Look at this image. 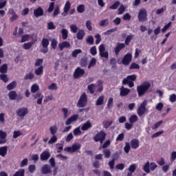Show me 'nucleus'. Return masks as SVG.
<instances>
[{"instance_id": "obj_1", "label": "nucleus", "mask_w": 176, "mask_h": 176, "mask_svg": "<svg viewBox=\"0 0 176 176\" xmlns=\"http://www.w3.org/2000/svg\"><path fill=\"white\" fill-rule=\"evenodd\" d=\"M149 87H151V83L148 82H144L142 83L140 85L137 87V91L139 97H141V96H144L145 93L149 90Z\"/></svg>"}, {"instance_id": "obj_2", "label": "nucleus", "mask_w": 176, "mask_h": 176, "mask_svg": "<svg viewBox=\"0 0 176 176\" xmlns=\"http://www.w3.org/2000/svg\"><path fill=\"white\" fill-rule=\"evenodd\" d=\"M135 80H137L135 74L129 75L122 80V85H129V87H134V82Z\"/></svg>"}, {"instance_id": "obj_3", "label": "nucleus", "mask_w": 176, "mask_h": 176, "mask_svg": "<svg viewBox=\"0 0 176 176\" xmlns=\"http://www.w3.org/2000/svg\"><path fill=\"white\" fill-rule=\"evenodd\" d=\"M105 137H107V133L104 131H100L94 137V141L95 142H100V144H102L105 141Z\"/></svg>"}, {"instance_id": "obj_4", "label": "nucleus", "mask_w": 176, "mask_h": 176, "mask_svg": "<svg viewBox=\"0 0 176 176\" xmlns=\"http://www.w3.org/2000/svg\"><path fill=\"white\" fill-rule=\"evenodd\" d=\"M87 104V96L86 94H83L78 100L76 107L78 108H84Z\"/></svg>"}, {"instance_id": "obj_5", "label": "nucleus", "mask_w": 176, "mask_h": 176, "mask_svg": "<svg viewBox=\"0 0 176 176\" xmlns=\"http://www.w3.org/2000/svg\"><path fill=\"white\" fill-rule=\"evenodd\" d=\"M148 102L146 100H144L143 102L140 105L137 110V113L139 116H142L146 112V105Z\"/></svg>"}, {"instance_id": "obj_6", "label": "nucleus", "mask_w": 176, "mask_h": 176, "mask_svg": "<svg viewBox=\"0 0 176 176\" xmlns=\"http://www.w3.org/2000/svg\"><path fill=\"white\" fill-rule=\"evenodd\" d=\"M148 14L146 13V10L141 9L138 13V20L141 23L142 21H148Z\"/></svg>"}, {"instance_id": "obj_7", "label": "nucleus", "mask_w": 176, "mask_h": 176, "mask_svg": "<svg viewBox=\"0 0 176 176\" xmlns=\"http://www.w3.org/2000/svg\"><path fill=\"white\" fill-rule=\"evenodd\" d=\"M28 113V108L27 107H21L19 108L16 111V114L17 116H19V118H24L26 115Z\"/></svg>"}, {"instance_id": "obj_8", "label": "nucleus", "mask_w": 176, "mask_h": 176, "mask_svg": "<svg viewBox=\"0 0 176 176\" xmlns=\"http://www.w3.org/2000/svg\"><path fill=\"white\" fill-rule=\"evenodd\" d=\"M85 69H82L80 67H77L73 74V76L75 79H79V78H82V76L85 75Z\"/></svg>"}, {"instance_id": "obj_9", "label": "nucleus", "mask_w": 176, "mask_h": 176, "mask_svg": "<svg viewBox=\"0 0 176 176\" xmlns=\"http://www.w3.org/2000/svg\"><path fill=\"white\" fill-rule=\"evenodd\" d=\"M99 53L101 57L104 58H108L109 54L108 52L105 51V45L104 44H101L99 46Z\"/></svg>"}, {"instance_id": "obj_10", "label": "nucleus", "mask_w": 176, "mask_h": 176, "mask_svg": "<svg viewBox=\"0 0 176 176\" xmlns=\"http://www.w3.org/2000/svg\"><path fill=\"white\" fill-rule=\"evenodd\" d=\"M78 119H79V115L74 114L65 121V124L66 126H69L73 122H76Z\"/></svg>"}, {"instance_id": "obj_11", "label": "nucleus", "mask_w": 176, "mask_h": 176, "mask_svg": "<svg viewBox=\"0 0 176 176\" xmlns=\"http://www.w3.org/2000/svg\"><path fill=\"white\" fill-rule=\"evenodd\" d=\"M132 60V56L131 54H126L124 56V58L122 60V63L124 65H129L130 63H131Z\"/></svg>"}, {"instance_id": "obj_12", "label": "nucleus", "mask_w": 176, "mask_h": 176, "mask_svg": "<svg viewBox=\"0 0 176 176\" xmlns=\"http://www.w3.org/2000/svg\"><path fill=\"white\" fill-rule=\"evenodd\" d=\"M124 47H126V45H124V43H118L116 44V46L114 48V52L116 53V56H119V52L122 49H124Z\"/></svg>"}, {"instance_id": "obj_13", "label": "nucleus", "mask_w": 176, "mask_h": 176, "mask_svg": "<svg viewBox=\"0 0 176 176\" xmlns=\"http://www.w3.org/2000/svg\"><path fill=\"white\" fill-rule=\"evenodd\" d=\"M8 14H11V17L10 18V21H14L19 19V15L16 14V12H14V10L13 8H10L8 10Z\"/></svg>"}, {"instance_id": "obj_14", "label": "nucleus", "mask_w": 176, "mask_h": 176, "mask_svg": "<svg viewBox=\"0 0 176 176\" xmlns=\"http://www.w3.org/2000/svg\"><path fill=\"white\" fill-rule=\"evenodd\" d=\"M59 50L63 52L64 49H68V47H71V43L68 41H63L58 44Z\"/></svg>"}, {"instance_id": "obj_15", "label": "nucleus", "mask_w": 176, "mask_h": 176, "mask_svg": "<svg viewBox=\"0 0 176 176\" xmlns=\"http://www.w3.org/2000/svg\"><path fill=\"white\" fill-rule=\"evenodd\" d=\"M130 89L128 88H124V86L121 87L120 89V96L121 97H126V96H129L130 94Z\"/></svg>"}, {"instance_id": "obj_16", "label": "nucleus", "mask_w": 176, "mask_h": 176, "mask_svg": "<svg viewBox=\"0 0 176 176\" xmlns=\"http://www.w3.org/2000/svg\"><path fill=\"white\" fill-rule=\"evenodd\" d=\"M50 173H52V169L50 168V165L44 164L41 168V173L50 174Z\"/></svg>"}, {"instance_id": "obj_17", "label": "nucleus", "mask_w": 176, "mask_h": 176, "mask_svg": "<svg viewBox=\"0 0 176 176\" xmlns=\"http://www.w3.org/2000/svg\"><path fill=\"white\" fill-rule=\"evenodd\" d=\"M8 133L0 130V144H6Z\"/></svg>"}, {"instance_id": "obj_18", "label": "nucleus", "mask_w": 176, "mask_h": 176, "mask_svg": "<svg viewBox=\"0 0 176 176\" xmlns=\"http://www.w3.org/2000/svg\"><path fill=\"white\" fill-rule=\"evenodd\" d=\"M49 157H50V152L47 151H43L40 155V159L42 162L47 160Z\"/></svg>"}, {"instance_id": "obj_19", "label": "nucleus", "mask_w": 176, "mask_h": 176, "mask_svg": "<svg viewBox=\"0 0 176 176\" xmlns=\"http://www.w3.org/2000/svg\"><path fill=\"white\" fill-rule=\"evenodd\" d=\"M131 146L132 149H138V148H140V140L138 139H133L131 141Z\"/></svg>"}, {"instance_id": "obj_20", "label": "nucleus", "mask_w": 176, "mask_h": 176, "mask_svg": "<svg viewBox=\"0 0 176 176\" xmlns=\"http://www.w3.org/2000/svg\"><path fill=\"white\" fill-rule=\"evenodd\" d=\"M34 15L35 17L43 16V9H42L41 7H38L37 9L34 10Z\"/></svg>"}, {"instance_id": "obj_21", "label": "nucleus", "mask_w": 176, "mask_h": 176, "mask_svg": "<svg viewBox=\"0 0 176 176\" xmlns=\"http://www.w3.org/2000/svg\"><path fill=\"white\" fill-rule=\"evenodd\" d=\"M91 123L90 121H87L85 123L82 124L81 126V130L82 131H86V130H89V129H91Z\"/></svg>"}, {"instance_id": "obj_22", "label": "nucleus", "mask_w": 176, "mask_h": 176, "mask_svg": "<svg viewBox=\"0 0 176 176\" xmlns=\"http://www.w3.org/2000/svg\"><path fill=\"white\" fill-rule=\"evenodd\" d=\"M8 153V146H4L2 147H0V156H2V157H5Z\"/></svg>"}, {"instance_id": "obj_23", "label": "nucleus", "mask_w": 176, "mask_h": 176, "mask_svg": "<svg viewBox=\"0 0 176 176\" xmlns=\"http://www.w3.org/2000/svg\"><path fill=\"white\" fill-rule=\"evenodd\" d=\"M85 30H79L76 34V38L79 41H82V39L85 38Z\"/></svg>"}, {"instance_id": "obj_24", "label": "nucleus", "mask_w": 176, "mask_h": 176, "mask_svg": "<svg viewBox=\"0 0 176 176\" xmlns=\"http://www.w3.org/2000/svg\"><path fill=\"white\" fill-rule=\"evenodd\" d=\"M96 87L97 86L95 84H90L87 86V90H89L90 94H94Z\"/></svg>"}, {"instance_id": "obj_25", "label": "nucleus", "mask_w": 176, "mask_h": 176, "mask_svg": "<svg viewBox=\"0 0 176 176\" xmlns=\"http://www.w3.org/2000/svg\"><path fill=\"white\" fill-rule=\"evenodd\" d=\"M71 9V3H69V1H67L65 4V7H64V14L63 16H67V14L68 13V12L69 11V10Z\"/></svg>"}, {"instance_id": "obj_26", "label": "nucleus", "mask_w": 176, "mask_h": 176, "mask_svg": "<svg viewBox=\"0 0 176 176\" xmlns=\"http://www.w3.org/2000/svg\"><path fill=\"white\" fill-rule=\"evenodd\" d=\"M10 100H14L17 98V92L16 91H11L8 93Z\"/></svg>"}, {"instance_id": "obj_27", "label": "nucleus", "mask_w": 176, "mask_h": 176, "mask_svg": "<svg viewBox=\"0 0 176 176\" xmlns=\"http://www.w3.org/2000/svg\"><path fill=\"white\" fill-rule=\"evenodd\" d=\"M17 86V82L12 81L10 82L8 85H7L6 89L7 90H13L14 89H16V87Z\"/></svg>"}, {"instance_id": "obj_28", "label": "nucleus", "mask_w": 176, "mask_h": 176, "mask_svg": "<svg viewBox=\"0 0 176 176\" xmlns=\"http://www.w3.org/2000/svg\"><path fill=\"white\" fill-rule=\"evenodd\" d=\"M102 153L105 159H109V157H111V153L109 148H104V150L102 151Z\"/></svg>"}, {"instance_id": "obj_29", "label": "nucleus", "mask_w": 176, "mask_h": 176, "mask_svg": "<svg viewBox=\"0 0 176 176\" xmlns=\"http://www.w3.org/2000/svg\"><path fill=\"white\" fill-rule=\"evenodd\" d=\"M104 98H105V96H100L99 98H98L96 102V105L97 107H98L100 105H102V104H104Z\"/></svg>"}, {"instance_id": "obj_30", "label": "nucleus", "mask_w": 176, "mask_h": 176, "mask_svg": "<svg viewBox=\"0 0 176 176\" xmlns=\"http://www.w3.org/2000/svg\"><path fill=\"white\" fill-rule=\"evenodd\" d=\"M151 164L149 163V162H147L143 166L144 171L147 174H149L151 173V168H149Z\"/></svg>"}, {"instance_id": "obj_31", "label": "nucleus", "mask_w": 176, "mask_h": 176, "mask_svg": "<svg viewBox=\"0 0 176 176\" xmlns=\"http://www.w3.org/2000/svg\"><path fill=\"white\" fill-rule=\"evenodd\" d=\"M109 25V19H103L100 21V22L99 23L100 27H107V25Z\"/></svg>"}, {"instance_id": "obj_32", "label": "nucleus", "mask_w": 176, "mask_h": 176, "mask_svg": "<svg viewBox=\"0 0 176 176\" xmlns=\"http://www.w3.org/2000/svg\"><path fill=\"white\" fill-rule=\"evenodd\" d=\"M62 38L65 41L68 38V30L67 29H63L61 30Z\"/></svg>"}, {"instance_id": "obj_33", "label": "nucleus", "mask_w": 176, "mask_h": 176, "mask_svg": "<svg viewBox=\"0 0 176 176\" xmlns=\"http://www.w3.org/2000/svg\"><path fill=\"white\" fill-rule=\"evenodd\" d=\"M69 28H70L71 32H73V34H76V32H78V28L76 25V24L70 25Z\"/></svg>"}, {"instance_id": "obj_34", "label": "nucleus", "mask_w": 176, "mask_h": 176, "mask_svg": "<svg viewBox=\"0 0 176 176\" xmlns=\"http://www.w3.org/2000/svg\"><path fill=\"white\" fill-rule=\"evenodd\" d=\"M134 38V34H129L126 36L125 39V45L129 46L130 45V42H131V39Z\"/></svg>"}, {"instance_id": "obj_35", "label": "nucleus", "mask_w": 176, "mask_h": 176, "mask_svg": "<svg viewBox=\"0 0 176 176\" xmlns=\"http://www.w3.org/2000/svg\"><path fill=\"white\" fill-rule=\"evenodd\" d=\"M37 76H41L43 74V66H40L38 68L36 69L34 71Z\"/></svg>"}, {"instance_id": "obj_36", "label": "nucleus", "mask_w": 176, "mask_h": 176, "mask_svg": "<svg viewBox=\"0 0 176 176\" xmlns=\"http://www.w3.org/2000/svg\"><path fill=\"white\" fill-rule=\"evenodd\" d=\"M80 53H82V50H80V49L74 50L72 52V57L76 58V57H78V54H80Z\"/></svg>"}, {"instance_id": "obj_37", "label": "nucleus", "mask_w": 176, "mask_h": 176, "mask_svg": "<svg viewBox=\"0 0 176 176\" xmlns=\"http://www.w3.org/2000/svg\"><path fill=\"white\" fill-rule=\"evenodd\" d=\"M73 134L76 137L78 135H80V134H82V131H80V126H78V127L76 128L75 129H74Z\"/></svg>"}, {"instance_id": "obj_38", "label": "nucleus", "mask_w": 176, "mask_h": 176, "mask_svg": "<svg viewBox=\"0 0 176 176\" xmlns=\"http://www.w3.org/2000/svg\"><path fill=\"white\" fill-rule=\"evenodd\" d=\"M135 170H137V164H133L130 165L128 168V170L130 173H135Z\"/></svg>"}, {"instance_id": "obj_39", "label": "nucleus", "mask_w": 176, "mask_h": 176, "mask_svg": "<svg viewBox=\"0 0 176 176\" xmlns=\"http://www.w3.org/2000/svg\"><path fill=\"white\" fill-rule=\"evenodd\" d=\"M138 121V117L137 115H132L131 118H129V122L131 124L135 123V122Z\"/></svg>"}, {"instance_id": "obj_40", "label": "nucleus", "mask_w": 176, "mask_h": 176, "mask_svg": "<svg viewBox=\"0 0 176 176\" xmlns=\"http://www.w3.org/2000/svg\"><path fill=\"white\" fill-rule=\"evenodd\" d=\"M0 72L1 74H6L8 72V65L4 64L0 67Z\"/></svg>"}, {"instance_id": "obj_41", "label": "nucleus", "mask_w": 176, "mask_h": 176, "mask_svg": "<svg viewBox=\"0 0 176 176\" xmlns=\"http://www.w3.org/2000/svg\"><path fill=\"white\" fill-rule=\"evenodd\" d=\"M39 90V85L38 84H34L31 87V91L32 93H36Z\"/></svg>"}, {"instance_id": "obj_42", "label": "nucleus", "mask_w": 176, "mask_h": 176, "mask_svg": "<svg viewBox=\"0 0 176 176\" xmlns=\"http://www.w3.org/2000/svg\"><path fill=\"white\" fill-rule=\"evenodd\" d=\"M28 165V158H24L20 163V167H25V166Z\"/></svg>"}, {"instance_id": "obj_43", "label": "nucleus", "mask_w": 176, "mask_h": 176, "mask_svg": "<svg viewBox=\"0 0 176 176\" xmlns=\"http://www.w3.org/2000/svg\"><path fill=\"white\" fill-rule=\"evenodd\" d=\"M20 135H23V133H21V131H14L13 133L12 138H14L16 140V138H19Z\"/></svg>"}, {"instance_id": "obj_44", "label": "nucleus", "mask_w": 176, "mask_h": 176, "mask_svg": "<svg viewBox=\"0 0 176 176\" xmlns=\"http://www.w3.org/2000/svg\"><path fill=\"white\" fill-rule=\"evenodd\" d=\"M43 47H47L49 46V39L43 38L41 41Z\"/></svg>"}, {"instance_id": "obj_45", "label": "nucleus", "mask_w": 176, "mask_h": 176, "mask_svg": "<svg viewBox=\"0 0 176 176\" xmlns=\"http://www.w3.org/2000/svg\"><path fill=\"white\" fill-rule=\"evenodd\" d=\"M50 133L52 135H54L57 133V126L54 125L51 127H50Z\"/></svg>"}, {"instance_id": "obj_46", "label": "nucleus", "mask_w": 176, "mask_h": 176, "mask_svg": "<svg viewBox=\"0 0 176 176\" xmlns=\"http://www.w3.org/2000/svg\"><path fill=\"white\" fill-rule=\"evenodd\" d=\"M0 79L4 82V83H6L9 81V78H8V75L6 74H1L0 75Z\"/></svg>"}, {"instance_id": "obj_47", "label": "nucleus", "mask_w": 176, "mask_h": 176, "mask_svg": "<svg viewBox=\"0 0 176 176\" xmlns=\"http://www.w3.org/2000/svg\"><path fill=\"white\" fill-rule=\"evenodd\" d=\"M116 31H118V28H114L104 32V35H111L112 32H116Z\"/></svg>"}, {"instance_id": "obj_48", "label": "nucleus", "mask_w": 176, "mask_h": 176, "mask_svg": "<svg viewBox=\"0 0 176 176\" xmlns=\"http://www.w3.org/2000/svg\"><path fill=\"white\" fill-rule=\"evenodd\" d=\"M32 45H34V43L32 42L25 43L23 44V49H25V50H28L31 49Z\"/></svg>"}, {"instance_id": "obj_49", "label": "nucleus", "mask_w": 176, "mask_h": 176, "mask_svg": "<svg viewBox=\"0 0 176 176\" xmlns=\"http://www.w3.org/2000/svg\"><path fill=\"white\" fill-rule=\"evenodd\" d=\"M80 144L78 143H76L74 144L72 147L73 148V151L74 152H76V151H79V149H80Z\"/></svg>"}, {"instance_id": "obj_50", "label": "nucleus", "mask_w": 176, "mask_h": 176, "mask_svg": "<svg viewBox=\"0 0 176 176\" xmlns=\"http://www.w3.org/2000/svg\"><path fill=\"white\" fill-rule=\"evenodd\" d=\"M86 41L87 43H89V45H94V38L93 36H88Z\"/></svg>"}, {"instance_id": "obj_51", "label": "nucleus", "mask_w": 176, "mask_h": 176, "mask_svg": "<svg viewBox=\"0 0 176 176\" xmlns=\"http://www.w3.org/2000/svg\"><path fill=\"white\" fill-rule=\"evenodd\" d=\"M120 5V2L116 1L111 6H110V9H111V10H116V9L119 8Z\"/></svg>"}, {"instance_id": "obj_52", "label": "nucleus", "mask_w": 176, "mask_h": 176, "mask_svg": "<svg viewBox=\"0 0 176 176\" xmlns=\"http://www.w3.org/2000/svg\"><path fill=\"white\" fill-rule=\"evenodd\" d=\"M126 12V6L124 5H121L118 8V14H123L124 12Z\"/></svg>"}, {"instance_id": "obj_53", "label": "nucleus", "mask_w": 176, "mask_h": 176, "mask_svg": "<svg viewBox=\"0 0 176 176\" xmlns=\"http://www.w3.org/2000/svg\"><path fill=\"white\" fill-rule=\"evenodd\" d=\"M129 69H140V65L133 63L131 64Z\"/></svg>"}, {"instance_id": "obj_54", "label": "nucleus", "mask_w": 176, "mask_h": 176, "mask_svg": "<svg viewBox=\"0 0 176 176\" xmlns=\"http://www.w3.org/2000/svg\"><path fill=\"white\" fill-rule=\"evenodd\" d=\"M96 64H97V60L94 58H93L88 66L89 69H90V68H91V67H95Z\"/></svg>"}, {"instance_id": "obj_55", "label": "nucleus", "mask_w": 176, "mask_h": 176, "mask_svg": "<svg viewBox=\"0 0 176 176\" xmlns=\"http://www.w3.org/2000/svg\"><path fill=\"white\" fill-rule=\"evenodd\" d=\"M77 12L78 13H83L85 12V5L81 4L77 7Z\"/></svg>"}, {"instance_id": "obj_56", "label": "nucleus", "mask_w": 176, "mask_h": 176, "mask_svg": "<svg viewBox=\"0 0 176 176\" xmlns=\"http://www.w3.org/2000/svg\"><path fill=\"white\" fill-rule=\"evenodd\" d=\"M131 146H130V143L126 142L125 146L124 147V151L125 153H129L130 152Z\"/></svg>"}, {"instance_id": "obj_57", "label": "nucleus", "mask_w": 176, "mask_h": 176, "mask_svg": "<svg viewBox=\"0 0 176 176\" xmlns=\"http://www.w3.org/2000/svg\"><path fill=\"white\" fill-rule=\"evenodd\" d=\"M58 43V41H57L56 38L52 39L51 42V46L52 49H56L57 47Z\"/></svg>"}, {"instance_id": "obj_58", "label": "nucleus", "mask_w": 176, "mask_h": 176, "mask_svg": "<svg viewBox=\"0 0 176 176\" xmlns=\"http://www.w3.org/2000/svg\"><path fill=\"white\" fill-rule=\"evenodd\" d=\"M113 122L112 120L111 121H104L103 122V127L104 129H108V127H109V126H111Z\"/></svg>"}, {"instance_id": "obj_59", "label": "nucleus", "mask_w": 176, "mask_h": 176, "mask_svg": "<svg viewBox=\"0 0 176 176\" xmlns=\"http://www.w3.org/2000/svg\"><path fill=\"white\" fill-rule=\"evenodd\" d=\"M28 170L29 172L31 173V174H32L34 171L36 170V166H35V164H31L29 166Z\"/></svg>"}, {"instance_id": "obj_60", "label": "nucleus", "mask_w": 176, "mask_h": 176, "mask_svg": "<svg viewBox=\"0 0 176 176\" xmlns=\"http://www.w3.org/2000/svg\"><path fill=\"white\" fill-rule=\"evenodd\" d=\"M25 80H28V79H34V74L29 73L26 74L24 77Z\"/></svg>"}, {"instance_id": "obj_61", "label": "nucleus", "mask_w": 176, "mask_h": 176, "mask_svg": "<svg viewBox=\"0 0 176 176\" xmlns=\"http://www.w3.org/2000/svg\"><path fill=\"white\" fill-rule=\"evenodd\" d=\"M90 54L92 56H96V54H97V47H96V46H94L90 49Z\"/></svg>"}, {"instance_id": "obj_62", "label": "nucleus", "mask_w": 176, "mask_h": 176, "mask_svg": "<svg viewBox=\"0 0 176 176\" xmlns=\"http://www.w3.org/2000/svg\"><path fill=\"white\" fill-rule=\"evenodd\" d=\"M47 28L48 30H56V25H54L53 22H50L47 23Z\"/></svg>"}, {"instance_id": "obj_63", "label": "nucleus", "mask_w": 176, "mask_h": 176, "mask_svg": "<svg viewBox=\"0 0 176 176\" xmlns=\"http://www.w3.org/2000/svg\"><path fill=\"white\" fill-rule=\"evenodd\" d=\"M49 90H57V84L52 83L48 87Z\"/></svg>"}, {"instance_id": "obj_64", "label": "nucleus", "mask_w": 176, "mask_h": 176, "mask_svg": "<svg viewBox=\"0 0 176 176\" xmlns=\"http://www.w3.org/2000/svg\"><path fill=\"white\" fill-rule=\"evenodd\" d=\"M169 100L170 101V102H175V101H176V95H175V94H173L170 96Z\"/></svg>"}]
</instances>
